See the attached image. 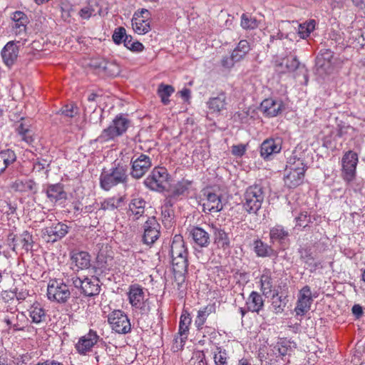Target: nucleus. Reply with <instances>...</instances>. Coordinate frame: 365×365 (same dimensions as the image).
I'll list each match as a JSON object with an SVG mask.
<instances>
[{
    "label": "nucleus",
    "instance_id": "1",
    "mask_svg": "<svg viewBox=\"0 0 365 365\" xmlns=\"http://www.w3.org/2000/svg\"><path fill=\"white\" fill-rule=\"evenodd\" d=\"M128 181V165L123 162L115 161L113 166L108 170H103L100 176V185L102 189L108 191L118 184Z\"/></svg>",
    "mask_w": 365,
    "mask_h": 365
},
{
    "label": "nucleus",
    "instance_id": "2",
    "mask_svg": "<svg viewBox=\"0 0 365 365\" xmlns=\"http://www.w3.org/2000/svg\"><path fill=\"white\" fill-rule=\"evenodd\" d=\"M307 167L304 160L291 156L286 165L284 182L287 187L294 188L300 185L304 180Z\"/></svg>",
    "mask_w": 365,
    "mask_h": 365
},
{
    "label": "nucleus",
    "instance_id": "3",
    "mask_svg": "<svg viewBox=\"0 0 365 365\" xmlns=\"http://www.w3.org/2000/svg\"><path fill=\"white\" fill-rule=\"evenodd\" d=\"M264 198V190L260 185H250L243 195V207L249 214H256L261 208Z\"/></svg>",
    "mask_w": 365,
    "mask_h": 365
},
{
    "label": "nucleus",
    "instance_id": "4",
    "mask_svg": "<svg viewBox=\"0 0 365 365\" xmlns=\"http://www.w3.org/2000/svg\"><path fill=\"white\" fill-rule=\"evenodd\" d=\"M169 181V173L164 167H155L144 180V185L151 190L164 191Z\"/></svg>",
    "mask_w": 365,
    "mask_h": 365
},
{
    "label": "nucleus",
    "instance_id": "5",
    "mask_svg": "<svg viewBox=\"0 0 365 365\" xmlns=\"http://www.w3.org/2000/svg\"><path fill=\"white\" fill-rule=\"evenodd\" d=\"M202 206L205 213L218 212L223 209L222 194L213 187H205L202 190Z\"/></svg>",
    "mask_w": 365,
    "mask_h": 365
},
{
    "label": "nucleus",
    "instance_id": "6",
    "mask_svg": "<svg viewBox=\"0 0 365 365\" xmlns=\"http://www.w3.org/2000/svg\"><path fill=\"white\" fill-rule=\"evenodd\" d=\"M46 295L51 302L65 303L71 296L68 285L61 279H51L47 284Z\"/></svg>",
    "mask_w": 365,
    "mask_h": 365
},
{
    "label": "nucleus",
    "instance_id": "7",
    "mask_svg": "<svg viewBox=\"0 0 365 365\" xmlns=\"http://www.w3.org/2000/svg\"><path fill=\"white\" fill-rule=\"evenodd\" d=\"M128 125L129 121L127 118L121 115L116 116L111 124L101 132L98 140L101 143H106L114 140L125 133Z\"/></svg>",
    "mask_w": 365,
    "mask_h": 365
},
{
    "label": "nucleus",
    "instance_id": "8",
    "mask_svg": "<svg viewBox=\"0 0 365 365\" xmlns=\"http://www.w3.org/2000/svg\"><path fill=\"white\" fill-rule=\"evenodd\" d=\"M359 163L358 154L352 150L346 151L341 158V178L349 184L356 175V166Z\"/></svg>",
    "mask_w": 365,
    "mask_h": 365
},
{
    "label": "nucleus",
    "instance_id": "9",
    "mask_svg": "<svg viewBox=\"0 0 365 365\" xmlns=\"http://www.w3.org/2000/svg\"><path fill=\"white\" fill-rule=\"evenodd\" d=\"M108 322L112 330L118 334H127L131 330L130 319L122 310L111 312L108 316Z\"/></svg>",
    "mask_w": 365,
    "mask_h": 365
},
{
    "label": "nucleus",
    "instance_id": "10",
    "mask_svg": "<svg viewBox=\"0 0 365 365\" xmlns=\"http://www.w3.org/2000/svg\"><path fill=\"white\" fill-rule=\"evenodd\" d=\"M8 245L13 251L19 249L29 252L32 250L34 240L32 235L28 231H24L19 236L11 232L7 236Z\"/></svg>",
    "mask_w": 365,
    "mask_h": 365
},
{
    "label": "nucleus",
    "instance_id": "11",
    "mask_svg": "<svg viewBox=\"0 0 365 365\" xmlns=\"http://www.w3.org/2000/svg\"><path fill=\"white\" fill-rule=\"evenodd\" d=\"M75 287L80 288L86 296L97 295L100 292L99 280L97 277H85L81 279L76 277L72 279Z\"/></svg>",
    "mask_w": 365,
    "mask_h": 365
},
{
    "label": "nucleus",
    "instance_id": "12",
    "mask_svg": "<svg viewBox=\"0 0 365 365\" xmlns=\"http://www.w3.org/2000/svg\"><path fill=\"white\" fill-rule=\"evenodd\" d=\"M68 228V225L61 222L53 223L42 230V237L46 242H55L66 235Z\"/></svg>",
    "mask_w": 365,
    "mask_h": 365
},
{
    "label": "nucleus",
    "instance_id": "13",
    "mask_svg": "<svg viewBox=\"0 0 365 365\" xmlns=\"http://www.w3.org/2000/svg\"><path fill=\"white\" fill-rule=\"evenodd\" d=\"M132 27L135 33L143 35L150 31V13L148 10L142 9L136 11L132 19Z\"/></svg>",
    "mask_w": 365,
    "mask_h": 365
},
{
    "label": "nucleus",
    "instance_id": "14",
    "mask_svg": "<svg viewBox=\"0 0 365 365\" xmlns=\"http://www.w3.org/2000/svg\"><path fill=\"white\" fill-rule=\"evenodd\" d=\"M313 302L311 288L308 285L304 286L299 292L297 305L294 311L297 315H304L311 308Z\"/></svg>",
    "mask_w": 365,
    "mask_h": 365
},
{
    "label": "nucleus",
    "instance_id": "15",
    "mask_svg": "<svg viewBox=\"0 0 365 365\" xmlns=\"http://www.w3.org/2000/svg\"><path fill=\"white\" fill-rule=\"evenodd\" d=\"M300 66L297 56H286L277 58L274 61V70L279 74H286L295 71Z\"/></svg>",
    "mask_w": 365,
    "mask_h": 365
},
{
    "label": "nucleus",
    "instance_id": "16",
    "mask_svg": "<svg viewBox=\"0 0 365 365\" xmlns=\"http://www.w3.org/2000/svg\"><path fill=\"white\" fill-rule=\"evenodd\" d=\"M131 163L130 175L135 179L141 178L152 166L150 158L143 153L139 155L135 159L132 158Z\"/></svg>",
    "mask_w": 365,
    "mask_h": 365
},
{
    "label": "nucleus",
    "instance_id": "17",
    "mask_svg": "<svg viewBox=\"0 0 365 365\" xmlns=\"http://www.w3.org/2000/svg\"><path fill=\"white\" fill-rule=\"evenodd\" d=\"M128 298L131 307L135 309L141 310L145 307V295L143 287L138 284L129 286Z\"/></svg>",
    "mask_w": 365,
    "mask_h": 365
},
{
    "label": "nucleus",
    "instance_id": "18",
    "mask_svg": "<svg viewBox=\"0 0 365 365\" xmlns=\"http://www.w3.org/2000/svg\"><path fill=\"white\" fill-rule=\"evenodd\" d=\"M259 289L264 296L272 295L273 298L278 297L279 292L274 287L272 272L269 269H264L259 277Z\"/></svg>",
    "mask_w": 365,
    "mask_h": 365
},
{
    "label": "nucleus",
    "instance_id": "19",
    "mask_svg": "<svg viewBox=\"0 0 365 365\" xmlns=\"http://www.w3.org/2000/svg\"><path fill=\"white\" fill-rule=\"evenodd\" d=\"M160 225L156 218L154 217H148L144 223L143 242L147 245L153 244L160 237Z\"/></svg>",
    "mask_w": 365,
    "mask_h": 365
},
{
    "label": "nucleus",
    "instance_id": "20",
    "mask_svg": "<svg viewBox=\"0 0 365 365\" xmlns=\"http://www.w3.org/2000/svg\"><path fill=\"white\" fill-rule=\"evenodd\" d=\"M100 336L97 332L93 329L81 336L76 344V349L80 354L85 355L91 351L92 348L97 344Z\"/></svg>",
    "mask_w": 365,
    "mask_h": 365
},
{
    "label": "nucleus",
    "instance_id": "21",
    "mask_svg": "<svg viewBox=\"0 0 365 365\" xmlns=\"http://www.w3.org/2000/svg\"><path fill=\"white\" fill-rule=\"evenodd\" d=\"M171 258L175 281L180 285L185 282V274L187 272V256L171 257Z\"/></svg>",
    "mask_w": 365,
    "mask_h": 365
},
{
    "label": "nucleus",
    "instance_id": "22",
    "mask_svg": "<svg viewBox=\"0 0 365 365\" xmlns=\"http://www.w3.org/2000/svg\"><path fill=\"white\" fill-rule=\"evenodd\" d=\"M283 108L284 103L282 101L269 98L262 101L259 110L265 117L273 118L278 115Z\"/></svg>",
    "mask_w": 365,
    "mask_h": 365
},
{
    "label": "nucleus",
    "instance_id": "23",
    "mask_svg": "<svg viewBox=\"0 0 365 365\" xmlns=\"http://www.w3.org/2000/svg\"><path fill=\"white\" fill-rule=\"evenodd\" d=\"M296 348L295 343L287 338H280L273 347V351L276 357H279L284 361L287 356H290Z\"/></svg>",
    "mask_w": 365,
    "mask_h": 365
},
{
    "label": "nucleus",
    "instance_id": "24",
    "mask_svg": "<svg viewBox=\"0 0 365 365\" xmlns=\"http://www.w3.org/2000/svg\"><path fill=\"white\" fill-rule=\"evenodd\" d=\"M19 53V48L16 43L14 41H9L1 52L4 63L11 68L17 61Z\"/></svg>",
    "mask_w": 365,
    "mask_h": 365
},
{
    "label": "nucleus",
    "instance_id": "25",
    "mask_svg": "<svg viewBox=\"0 0 365 365\" xmlns=\"http://www.w3.org/2000/svg\"><path fill=\"white\" fill-rule=\"evenodd\" d=\"M45 193L51 202H56L58 200L66 198V192L64 191L63 185L61 183L48 185L45 189Z\"/></svg>",
    "mask_w": 365,
    "mask_h": 365
},
{
    "label": "nucleus",
    "instance_id": "26",
    "mask_svg": "<svg viewBox=\"0 0 365 365\" xmlns=\"http://www.w3.org/2000/svg\"><path fill=\"white\" fill-rule=\"evenodd\" d=\"M27 311L32 323L39 324L46 322V311L40 302L35 301Z\"/></svg>",
    "mask_w": 365,
    "mask_h": 365
},
{
    "label": "nucleus",
    "instance_id": "27",
    "mask_svg": "<svg viewBox=\"0 0 365 365\" xmlns=\"http://www.w3.org/2000/svg\"><path fill=\"white\" fill-rule=\"evenodd\" d=\"M71 264L77 269H86L91 267V255L85 251L73 252L71 255Z\"/></svg>",
    "mask_w": 365,
    "mask_h": 365
},
{
    "label": "nucleus",
    "instance_id": "28",
    "mask_svg": "<svg viewBox=\"0 0 365 365\" xmlns=\"http://www.w3.org/2000/svg\"><path fill=\"white\" fill-rule=\"evenodd\" d=\"M207 105L212 113H220L226 110L227 105L226 93L222 91L216 97L210 98L207 102Z\"/></svg>",
    "mask_w": 365,
    "mask_h": 365
},
{
    "label": "nucleus",
    "instance_id": "29",
    "mask_svg": "<svg viewBox=\"0 0 365 365\" xmlns=\"http://www.w3.org/2000/svg\"><path fill=\"white\" fill-rule=\"evenodd\" d=\"M247 311L259 313L264 309V299L262 296L256 291H252L246 300Z\"/></svg>",
    "mask_w": 365,
    "mask_h": 365
},
{
    "label": "nucleus",
    "instance_id": "30",
    "mask_svg": "<svg viewBox=\"0 0 365 365\" xmlns=\"http://www.w3.org/2000/svg\"><path fill=\"white\" fill-rule=\"evenodd\" d=\"M215 312L216 307L215 304H207L197 311V314L195 319V326L198 331L203 328L207 317L211 314L215 313Z\"/></svg>",
    "mask_w": 365,
    "mask_h": 365
},
{
    "label": "nucleus",
    "instance_id": "31",
    "mask_svg": "<svg viewBox=\"0 0 365 365\" xmlns=\"http://www.w3.org/2000/svg\"><path fill=\"white\" fill-rule=\"evenodd\" d=\"M281 148V144L278 140L267 139L261 145L260 155L262 158H267L272 154L279 153Z\"/></svg>",
    "mask_w": 365,
    "mask_h": 365
},
{
    "label": "nucleus",
    "instance_id": "32",
    "mask_svg": "<svg viewBox=\"0 0 365 365\" xmlns=\"http://www.w3.org/2000/svg\"><path fill=\"white\" fill-rule=\"evenodd\" d=\"M171 257L187 256L188 252L182 236L175 235L170 247Z\"/></svg>",
    "mask_w": 365,
    "mask_h": 365
},
{
    "label": "nucleus",
    "instance_id": "33",
    "mask_svg": "<svg viewBox=\"0 0 365 365\" xmlns=\"http://www.w3.org/2000/svg\"><path fill=\"white\" fill-rule=\"evenodd\" d=\"M16 130L21 140L28 145H31L34 142V132L31 129V125L24 122V118H21V121L18 125Z\"/></svg>",
    "mask_w": 365,
    "mask_h": 365
},
{
    "label": "nucleus",
    "instance_id": "34",
    "mask_svg": "<svg viewBox=\"0 0 365 365\" xmlns=\"http://www.w3.org/2000/svg\"><path fill=\"white\" fill-rule=\"evenodd\" d=\"M11 19L14 21L12 28L16 34H20L26 31L28 18L24 12L20 11H15L12 14Z\"/></svg>",
    "mask_w": 365,
    "mask_h": 365
},
{
    "label": "nucleus",
    "instance_id": "35",
    "mask_svg": "<svg viewBox=\"0 0 365 365\" xmlns=\"http://www.w3.org/2000/svg\"><path fill=\"white\" fill-rule=\"evenodd\" d=\"M333 60L334 52L331 49L324 48L320 51L317 58V64L325 70L330 69L334 64Z\"/></svg>",
    "mask_w": 365,
    "mask_h": 365
},
{
    "label": "nucleus",
    "instance_id": "36",
    "mask_svg": "<svg viewBox=\"0 0 365 365\" xmlns=\"http://www.w3.org/2000/svg\"><path fill=\"white\" fill-rule=\"evenodd\" d=\"M190 235L195 243L201 247H207L210 243L209 234L201 227H193L190 231Z\"/></svg>",
    "mask_w": 365,
    "mask_h": 365
},
{
    "label": "nucleus",
    "instance_id": "37",
    "mask_svg": "<svg viewBox=\"0 0 365 365\" xmlns=\"http://www.w3.org/2000/svg\"><path fill=\"white\" fill-rule=\"evenodd\" d=\"M101 13L98 3L96 0H89L88 4L78 11L79 16L84 20H88L91 17Z\"/></svg>",
    "mask_w": 365,
    "mask_h": 365
},
{
    "label": "nucleus",
    "instance_id": "38",
    "mask_svg": "<svg viewBox=\"0 0 365 365\" xmlns=\"http://www.w3.org/2000/svg\"><path fill=\"white\" fill-rule=\"evenodd\" d=\"M125 200L123 196H113L105 199L101 202L99 210L113 211L118 209Z\"/></svg>",
    "mask_w": 365,
    "mask_h": 365
},
{
    "label": "nucleus",
    "instance_id": "39",
    "mask_svg": "<svg viewBox=\"0 0 365 365\" xmlns=\"http://www.w3.org/2000/svg\"><path fill=\"white\" fill-rule=\"evenodd\" d=\"M16 160V155L13 150L6 149L0 151V175L4 173L6 168L14 163Z\"/></svg>",
    "mask_w": 365,
    "mask_h": 365
},
{
    "label": "nucleus",
    "instance_id": "40",
    "mask_svg": "<svg viewBox=\"0 0 365 365\" xmlns=\"http://www.w3.org/2000/svg\"><path fill=\"white\" fill-rule=\"evenodd\" d=\"M19 315L14 312L8 313L4 315L1 322L6 324L7 330L15 331H24V327L17 322Z\"/></svg>",
    "mask_w": 365,
    "mask_h": 365
},
{
    "label": "nucleus",
    "instance_id": "41",
    "mask_svg": "<svg viewBox=\"0 0 365 365\" xmlns=\"http://www.w3.org/2000/svg\"><path fill=\"white\" fill-rule=\"evenodd\" d=\"M214 240L218 247L226 249L230 247V239L224 230L212 226Z\"/></svg>",
    "mask_w": 365,
    "mask_h": 365
},
{
    "label": "nucleus",
    "instance_id": "42",
    "mask_svg": "<svg viewBox=\"0 0 365 365\" xmlns=\"http://www.w3.org/2000/svg\"><path fill=\"white\" fill-rule=\"evenodd\" d=\"M145 206V202L142 197H134L129 204V210L136 219H138L144 214Z\"/></svg>",
    "mask_w": 365,
    "mask_h": 365
},
{
    "label": "nucleus",
    "instance_id": "43",
    "mask_svg": "<svg viewBox=\"0 0 365 365\" xmlns=\"http://www.w3.org/2000/svg\"><path fill=\"white\" fill-rule=\"evenodd\" d=\"M36 184L34 181L26 180H16L12 185V188L17 192H28L36 189Z\"/></svg>",
    "mask_w": 365,
    "mask_h": 365
},
{
    "label": "nucleus",
    "instance_id": "44",
    "mask_svg": "<svg viewBox=\"0 0 365 365\" xmlns=\"http://www.w3.org/2000/svg\"><path fill=\"white\" fill-rule=\"evenodd\" d=\"M250 50V46L247 40H241L232 51V58L236 61L242 60Z\"/></svg>",
    "mask_w": 365,
    "mask_h": 365
},
{
    "label": "nucleus",
    "instance_id": "45",
    "mask_svg": "<svg viewBox=\"0 0 365 365\" xmlns=\"http://www.w3.org/2000/svg\"><path fill=\"white\" fill-rule=\"evenodd\" d=\"M212 359L215 365H229V356L227 351L222 346H217L212 352Z\"/></svg>",
    "mask_w": 365,
    "mask_h": 365
},
{
    "label": "nucleus",
    "instance_id": "46",
    "mask_svg": "<svg viewBox=\"0 0 365 365\" xmlns=\"http://www.w3.org/2000/svg\"><path fill=\"white\" fill-rule=\"evenodd\" d=\"M192 319L190 317V314L187 311H185L182 313L180 322H179V329H178V335H188L189 327L191 324Z\"/></svg>",
    "mask_w": 365,
    "mask_h": 365
},
{
    "label": "nucleus",
    "instance_id": "47",
    "mask_svg": "<svg viewBox=\"0 0 365 365\" xmlns=\"http://www.w3.org/2000/svg\"><path fill=\"white\" fill-rule=\"evenodd\" d=\"M175 89L172 86L160 84L158 89V94L160 96L162 103L168 105L170 103L169 98L174 93Z\"/></svg>",
    "mask_w": 365,
    "mask_h": 365
},
{
    "label": "nucleus",
    "instance_id": "48",
    "mask_svg": "<svg viewBox=\"0 0 365 365\" xmlns=\"http://www.w3.org/2000/svg\"><path fill=\"white\" fill-rule=\"evenodd\" d=\"M289 235L288 231L285 230L282 225H275L270 229L269 236L272 241H281Z\"/></svg>",
    "mask_w": 365,
    "mask_h": 365
},
{
    "label": "nucleus",
    "instance_id": "49",
    "mask_svg": "<svg viewBox=\"0 0 365 365\" xmlns=\"http://www.w3.org/2000/svg\"><path fill=\"white\" fill-rule=\"evenodd\" d=\"M316 22L314 20H309L299 25V34L303 38H307L310 34L315 29Z\"/></svg>",
    "mask_w": 365,
    "mask_h": 365
},
{
    "label": "nucleus",
    "instance_id": "50",
    "mask_svg": "<svg viewBox=\"0 0 365 365\" xmlns=\"http://www.w3.org/2000/svg\"><path fill=\"white\" fill-rule=\"evenodd\" d=\"M190 362L191 365H208L205 352L200 350L192 353Z\"/></svg>",
    "mask_w": 365,
    "mask_h": 365
},
{
    "label": "nucleus",
    "instance_id": "51",
    "mask_svg": "<svg viewBox=\"0 0 365 365\" xmlns=\"http://www.w3.org/2000/svg\"><path fill=\"white\" fill-rule=\"evenodd\" d=\"M192 182L187 180H182L178 182L173 188V193L175 196H180L185 194L190 187Z\"/></svg>",
    "mask_w": 365,
    "mask_h": 365
},
{
    "label": "nucleus",
    "instance_id": "52",
    "mask_svg": "<svg viewBox=\"0 0 365 365\" xmlns=\"http://www.w3.org/2000/svg\"><path fill=\"white\" fill-rule=\"evenodd\" d=\"M241 26L245 29H255L257 28L258 22L255 18L243 14L241 16Z\"/></svg>",
    "mask_w": 365,
    "mask_h": 365
},
{
    "label": "nucleus",
    "instance_id": "53",
    "mask_svg": "<svg viewBox=\"0 0 365 365\" xmlns=\"http://www.w3.org/2000/svg\"><path fill=\"white\" fill-rule=\"evenodd\" d=\"M255 251L259 257H266L269 255L270 247L262 241L258 240L255 241Z\"/></svg>",
    "mask_w": 365,
    "mask_h": 365
},
{
    "label": "nucleus",
    "instance_id": "54",
    "mask_svg": "<svg viewBox=\"0 0 365 365\" xmlns=\"http://www.w3.org/2000/svg\"><path fill=\"white\" fill-rule=\"evenodd\" d=\"M127 34L125 29L124 27L120 26L115 29L112 36V38L116 44H120L123 43V39L125 38Z\"/></svg>",
    "mask_w": 365,
    "mask_h": 365
},
{
    "label": "nucleus",
    "instance_id": "55",
    "mask_svg": "<svg viewBox=\"0 0 365 365\" xmlns=\"http://www.w3.org/2000/svg\"><path fill=\"white\" fill-rule=\"evenodd\" d=\"M187 339V336L185 335H177L175 336L173 339V344L172 346V349L177 351L178 350H180L183 348L185 346V341Z\"/></svg>",
    "mask_w": 365,
    "mask_h": 365
},
{
    "label": "nucleus",
    "instance_id": "56",
    "mask_svg": "<svg viewBox=\"0 0 365 365\" xmlns=\"http://www.w3.org/2000/svg\"><path fill=\"white\" fill-rule=\"evenodd\" d=\"M61 112L67 117L73 118L78 113V108L73 104H68L61 108Z\"/></svg>",
    "mask_w": 365,
    "mask_h": 365
},
{
    "label": "nucleus",
    "instance_id": "57",
    "mask_svg": "<svg viewBox=\"0 0 365 365\" xmlns=\"http://www.w3.org/2000/svg\"><path fill=\"white\" fill-rule=\"evenodd\" d=\"M277 300L274 301L272 302V307L274 309V311L276 314L282 313L284 311V309L286 306V302H284V299H282V296L278 295ZM286 298V297H284Z\"/></svg>",
    "mask_w": 365,
    "mask_h": 365
},
{
    "label": "nucleus",
    "instance_id": "58",
    "mask_svg": "<svg viewBox=\"0 0 365 365\" xmlns=\"http://www.w3.org/2000/svg\"><path fill=\"white\" fill-rule=\"evenodd\" d=\"M296 226L300 227H305L307 226L309 221V217L307 212H301L298 217L295 218Z\"/></svg>",
    "mask_w": 365,
    "mask_h": 365
},
{
    "label": "nucleus",
    "instance_id": "59",
    "mask_svg": "<svg viewBox=\"0 0 365 365\" xmlns=\"http://www.w3.org/2000/svg\"><path fill=\"white\" fill-rule=\"evenodd\" d=\"M246 145L243 144L235 145L232 147V153L235 156L241 157L246 152Z\"/></svg>",
    "mask_w": 365,
    "mask_h": 365
},
{
    "label": "nucleus",
    "instance_id": "60",
    "mask_svg": "<svg viewBox=\"0 0 365 365\" xmlns=\"http://www.w3.org/2000/svg\"><path fill=\"white\" fill-rule=\"evenodd\" d=\"M235 62H237L234 58H232V53L230 56H225L221 60V64L224 68H230L234 66Z\"/></svg>",
    "mask_w": 365,
    "mask_h": 365
},
{
    "label": "nucleus",
    "instance_id": "61",
    "mask_svg": "<svg viewBox=\"0 0 365 365\" xmlns=\"http://www.w3.org/2000/svg\"><path fill=\"white\" fill-rule=\"evenodd\" d=\"M16 292L11 290L3 291L1 294V299L5 302H8L15 297Z\"/></svg>",
    "mask_w": 365,
    "mask_h": 365
},
{
    "label": "nucleus",
    "instance_id": "62",
    "mask_svg": "<svg viewBox=\"0 0 365 365\" xmlns=\"http://www.w3.org/2000/svg\"><path fill=\"white\" fill-rule=\"evenodd\" d=\"M144 49V46L138 41H135L130 45L129 50L135 52H140Z\"/></svg>",
    "mask_w": 365,
    "mask_h": 365
},
{
    "label": "nucleus",
    "instance_id": "63",
    "mask_svg": "<svg viewBox=\"0 0 365 365\" xmlns=\"http://www.w3.org/2000/svg\"><path fill=\"white\" fill-rule=\"evenodd\" d=\"M351 311L356 318H359L363 314L362 307L359 304H354L352 307Z\"/></svg>",
    "mask_w": 365,
    "mask_h": 365
},
{
    "label": "nucleus",
    "instance_id": "64",
    "mask_svg": "<svg viewBox=\"0 0 365 365\" xmlns=\"http://www.w3.org/2000/svg\"><path fill=\"white\" fill-rule=\"evenodd\" d=\"M29 292L27 291H21L19 292H16L15 297L19 302L25 300L29 297Z\"/></svg>",
    "mask_w": 365,
    "mask_h": 365
}]
</instances>
